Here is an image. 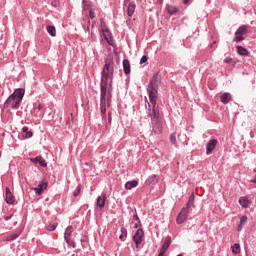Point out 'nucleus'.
I'll return each instance as SVG.
<instances>
[{
  "mask_svg": "<svg viewBox=\"0 0 256 256\" xmlns=\"http://www.w3.org/2000/svg\"><path fill=\"white\" fill-rule=\"evenodd\" d=\"M158 256H165V252L163 250H160Z\"/></svg>",
  "mask_w": 256,
  "mask_h": 256,
  "instance_id": "de8ad7c7",
  "label": "nucleus"
},
{
  "mask_svg": "<svg viewBox=\"0 0 256 256\" xmlns=\"http://www.w3.org/2000/svg\"><path fill=\"white\" fill-rule=\"evenodd\" d=\"M143 235H145L143 229L139 228L132 237L133 242L135 243L137 248L139 247L140 243H143Z\"/></svg>",
  "mask_w": 256,
  "mask_h": 256,
  "instance_id": "6e6552de",
  "label": "nucleus"
},
{
  "mask_svg": "<svg viewBox=\"0 0 256 256\" xmlns=\"http://www.w3.org/2000/svg\"><path fill=\"white\" fill-rule=\"evenodd\" d=\"M137 185H139V181L131 180L125 183V189H127L128 191H131V189H135Z\"/></svg>",
  "mask_w": 256,
  "mask_h": 256,
  "instance_id": "f3484780",
  "label": "nucleus"
},
{
  "mask_svg": "<svg viewBox=\"0 0 256 256\" xmlns=\"http://www.w3.org/2000/svg\"><path fill=\"white\" fill-rule=\"evenodd\" d=\"M89 17L90 19H95V12H93V10L89 11Z\"/></svg>",
  "mask_w": 256,
  "mask_h": 256,
  "instance_id": "a19ab883",
  "label": "nucleus"
},
{
  "mask_svg": "<svg viewBox=\"0 0 256 256\" xmlns=\"http://www.w3.org/2000/svg\"><path fill=\"white\" fill-rule=\"evenodd\" d=\"M41 109H43V104H42V103H39L38 106H37V110H38V111H41Z\"/></svg>",
  "mask_w": 256,
  "mask_h": 256,
  "instance_id": "79ce46f5",
  "label": "nucleus"
},
{
  "mask_svg": "<svg viewBox=\"0 0 256 256\" xmlns=\"http://www.w3.org/2000/svg\"><path fill=\"white\" fill-rule=\"evenodd\" d=\"M179 7L173 6V5H168L167 6V13L168 15H175V13H178Z\"/></svg>",
  "mask_w": 256,
  "mask_h": 256,
  "instance_id": "393cba45",
  "label": "nucleus"
},
{
  "mask_svg": "<svg viewBox=\"0 0 256 256\" xmlns=\"http://www.w3.org/2000/svg\"><path fill=\"white\" fill-rule=\"evenodd\" d=\"M12 218H13V215L6 216V217H5V221H10V219H12Z\"/></svg>",
  "mask_w": 256,
  "mask_h": 256,
  "instance_id": "a18cd8bd",
  "label": "nucleus"
},
{
  "mask_svg": "<svg viewBox=\"0 0 256 256\" xmlns=\"http://www.w3.org/2000/svg\"><path fill=\"white\" fill-rule=\"evenodd\" d=\"M187 217H189V211L186 208H182L176 218L177 225H183L187 221Z\"/></svg>",
  "mask_w": 256,
  "mask_h": 256,
  "instance_id": "0eeeda50",
  "label": "nucleus"
},
{
  "mask_svg": "<svg viewBox=\"0 0 256 256\" xmlns=\"http://www.w3.org/2000/svg\"><path fill=\"white\" fill-rule=\"evenodd\" d=\"M133 221H138V223L141 225V219L139 218V215H137V210L134 211Z\"/></svg>",
  "mask_w": 256,
  "mask_h": 256,
  "instance_id": "72a5a7b5",
  "label": "nucleus"
},
{
  "mask_svg": "<svg viewBox=\"0 0 256 256\" xmlns=\"http://www.w3.org/2000/svg\"><path fill=\"white\" fill-rule=\"evenodd\" d=\"M215 147H217V140L215 139L210 140L206 145V155H211Z\"/></svg>",
  "mask_w": 256,
  "mask_h": 256,
  "instance_id": "9b49d317",
  "label": "nucleus"
},
{
  "mask_svg": "<svg viewBox=\"0 0 256 256\" xmlns=\"http://www.w3.org/2000/svg\"><path fill=\"white\" fill-rule=\"evenodd\" d=\"M170 245H171V236H167L160 251H164V253H166V251H167V249H169Z\"/></svg>",
  "mask_w": 256,
  "mask_h": 256,
  "instance_id": "5701e85b",
  "label": "nucleus"
},
{
  "mask_svg": "<svg viewBox=\"0 0 256 256\" xmlns=\"http://www.w3.org/2000/svg\"><path fill=\"white\" fill-rule=\"evenodd\" d=\"M57 225H58V223L56 221H51L47 225V231H55L57 229Z\"/></svg>",
  "mask_w": 256,
  "mask_h": 256,
  "instance_id": "cd10ccee",
  "label": "nucleus"
},
{
  "mask_svg": "<svg viewBox=\"0 0 256 256\" xmlns=\"http://www.w3.org/2000/svg\"><path fill=\"white\" fill-rule=\"evenodd\" d=\"M159 181V177L157 175H151L147 180H146V185H157Z\"/></svg>",
  "mask_w": 256,
  "mask_h": 256,
  "instance_id": "aec40b11",
  "label": "nucleus"
},
{
  "mask_svg": "<svg viewBox=\"0 0 256 256\" xmlns=\"http://www.w3.org/2000/svg\"><path fill=\"white\" fill-rule=\"evenodd\" d=\"M250 203H251V200H249V198H247V197L239 198V204L241 205V207H243V209H247V207H249Z\"/></svg>",
  "mask_w": 256,
  "mask_h": 256,
  "instance_id": "412c9836",
  "label": "nucleus"
},
{
  "mask_svg": "<svg viewBox=\"0 0 256 256\" xmlns=\"http://www.w3.org/2000/svg\"><path fill=\"white\" fill-rule=\"evenodd\" d=\"M123 70L125 75H129V73H131V63L128 59L123 60Z\"/></svg>",
  "mask_w": 256,
  "mask_h": 256,
  "instance_id": "a211bd4d",
  "label": "nucleus"
},
{
  "mask_svg": "<svg viewBox=\"0 0 256 256\" xmlns=\"http://www.w3.org/2000/svg\"><path fill=\"white\" fill-rule=\"evenodd\" d=\"M195 202H187L186 206L183 207L182 209H186V211H189V209H191V207H193Z\"/></svg>",
  "mask_w": 256,
  "mask_h": 256,
  "instance_id": "f704fd0d",
  "label": "nucleus"
},
{
  "mask_svg": "<svg viewBox=\"0 0 256 256\" xmlns=\"http://www.w3.org/2000/svg\"><path fill=\"white\" fill-rule=\"evenodd\" d=\"M22 132H23V136L26 139H31V137H33V132L29 131V127H27V126H24L22 128Z\"/></svg>",
  "mask_w": 256,
  "mask_h": 256,
  "instance_id": "a878e982",
  "label": "nucleus"
},
{
  "mask_svg": "<svg viewBox=\"0 0 256 256\" xmlns=\"http://www.w3.org/2000/svg\"><path fill=\"white\" fill-rule=\"evenodd\" d=\"M112 118H111V112H108V123H111Z\"/></svg>",
  "mask_w": 256,
  "mask_h": 256,
  "instance_id": "c03bdc74",
  "label": "nucleus"
},
{
  "mask_svg": "<svg viewBox=\"0 0 256 256\" xmlns=\"http://www.w3.org/2000/svg\"><path fill=\"white\" fill-rule=\"evenodd\" d=\"M237 53L238 55H241L242 57H249V50H247L243 46H237Z\"/></svg>",
  "mask_w": 256,
  "mask_h": 256,
  "instance_id": "6ab92c4d",
  "label": "nucleus"
},
{
  "mask_svg": "<svg viewBox=\"0 0 256 256\" xmlns=\"http://www.w3.org/2000/svg\"><path fill=\"white\" fill-rule=\"evenodd\" d=\"M147 56L146 55H143L142 58L140 59V65H143V63H147Z\"/></svg>",
  "mask_w": 256,
  "mask_h": 256,
  "instance_id": "c9c22d12",
  "label": "nucleus"
},
{
  "mask_svg": "<svg viewBox=\"0 0 256 256\" xmlns=\"http://www.w3.org/2000/svg\"><path fill=\"white\" fill-rule=\"evenodd\" d=\"M189 1H191V0H184V1H183L184 5L189 4Z\"/></svg>",
  "mask_w": 256,
  "mask_h": 256,
  "instance_id": "09e8293b",
  "label": "nucleus"
},
{
  "mask_svg": "<svg viewBox=\"0 0 256 256\" xmlns=\"http://www.w3.org/2000/svg\"><path fill=\"white\" fill-rule=\"evenodd\" d=\"M47 187H49V183L42 181V182H40L38 187L33 188V191H35L36 195H42L43 191H45V189H47Z\"/></svg>",
  "mask_w": 256,
  "mask_h": 256,
  "instance_id": "9d476101",
  "label": "nucleus"
},
{
  "mask_svg": "<svg viewBox=\"0 0 256 256\" xmlns=\"http://www.w3.org/2000/svg\"><path fill=\"white\" fill-rule=\"evenodd\" d=\"M135 9H137V5L135 2H129L127 5V15L128 17H133L135 13Z\"/></svg>",
  "mask_w": 256,
  "mask_h": 256,
  "instance_id": "4468645a",
  "label": "nucleus"
},
{
  "mask_svg": "<svg viewBox=\"0 0 256 256\" xmlns=\"http://www.w3.org/2000/svg\"><path fill=\"white\" fill-rule=\"evenodd\" d=\"M170 143H172L174 147H179V145H177V135L175 133L170 135Z\"/></svg>",
  "mask_w": 256,
  "mask_h": 256,
  "instance_id": "2f4dec72",
  "label": "nucleus"
},
{
  "mask_svg": "<svg viewBox=\"0 0 256 256\" xmlns=\"http://www.w3.org/2000/svg\"><path fill=\"white\" fill-rule=\"evenodd\" d=\"M21 235V231H18L17 233L10 234L7 238L6 241H15Z\"/></svg>",
  "mask_w": 256,
  "mask_h": 256,
  "instance_id": "7c9ffc66",
  "label": "nucleus"
},
{
  "mask_svg": "<svg viewBox=\"0 0 256 256\" xmlns=\"http://www.w3.org/2000/svg\"><path fill=\"white\" fill-rule=\"evenodd\" d=\"M113 60H107L101 73L100 113L102 121L107 120V107H111L113 97Z\"/></svg>",
  "mask_w": 256,
  "mask_h": 256,
  "instance_id": "f257e3e1",
  "label": "nucleus"
},
{
  "mask_svg": "<svg viewBox=\"0 0 256 256\" xmlns=\"http://www.w3.org/2000/svg\"><path fill=\"white\" fill-rule=\"evenodd\" d=\"M30 161L35 165L39 163L40 167H47V162L45 161V158H43L42 156H36L35 158H31Z\"/></svg>",
  "mask_w": 256,
  "mask_h": 256,
  "instance_id": "f8f14e48",
  "label": "nucleus"
},
{
  "mask_svg": "<svg viewBox=\"0 0 256 256\" xmlns=\"http://www.w3.org/2000/svg\"><path fill=\"white\" fill-rule=\"evenodd\" d=\"M51 5H52V7H59V1L54 0V1H52Z\"/></svg>",
  "mask_w": 256,
  "mask_h": 256,
  "instance_id": "ea45409f",
  "label": "nucleus"
},
{
  "mask_svg": "<svg viewBox=\"0 0 256 256\" xmlns=\"http://www.w3.org/2000/svg\"><path fill=\"white\" fill-rule=\"evenodd\" d=\"M139 227H141V222L134 224V229H139Z\"/></svg>",
  "mask_w": 256,
  "mask_h": 256,
  "instance_id": "37998d69",
  "label": "nucleus"
},
{
  "mask_svg": "<svg viewBox=\"0 0 256 256\" xmlns=\"http://www.w3.org/2000/svg\"><path fill=\"white\" fill-rule=\"evenodd\" d=\"M232 253H234V255H239V253H241V245L238 243L234 244L232 246Z\"/></svg>",
  "mask_w": 256,
  "mask_h": 256,
  "instance_id": "c85d7f7f",
  "label": "nucleus"
},
{
  "mask_svg": "<svg viewBox=\"0 0 256 256\" xmlns=\"http://www.w3.org/2000/svg\"><path fill=\"white\" fill-rule=\"evenodd\" d=\"M126 238H127V237H125L123 234H121V235L119 236V239H120L121 241H124Z\"/></svg>",
  "mask_w": 256,
  "mask_h": 256,
  "instance_id": "49530a36",
  "label": "nucleus"
},
{
  "mask_svg": "<svg viewBox=\"0 0 256 256\" xmlns=\"http://www.w3.org/2000/svg\"><path fill=\"white\" fill-rule=\"evenodd\" d=\"M145 101H146V103H147V97H145Z\"/></svg>",
  "mask_w": 256,
  "mask_h": 256,
  "instance_id": "603ef678",
  "label": "nucleus"
},
{
  "mask_svg": "<svg viewBox=\"0 0 256 256\" xmlns=\"http://www.w3.org/2000/svg\"><path fill=\"white\" fill-rule=\"evenodd\" d=\"M11 109H19V105H21V100L17 98H11V102L9 103Z\"/></svg>",
  "mask_w": 256,
  "mask_h": 256,
  "instance_id": "4be33fe9",
  "label": "nucleus"
},
{
  "mask_svg": "<svg viewBox=\"0 0 256 256\" xmlns=\"http://www.w3.org/2000/svg\"><path fill=\"white\" fill-rule=\"evenodd\" d=\"M224 63H233V58H231V57H226V58L224 59Z\"/></svg>",
  "mask_w": 256,
  "mask_h": 256,
  "instance_id": "58836bf2",
  "label": "nucleus"
},
{
  "mask_svg": "<svg viewBox=\"0 0 256 256\" xmlns=\"http://www.w3.org/2000/svg\"><path fill=\"white\" fill-rule=\"evenodd\" d=\"M188 201H189V202H192V203H195V194H194V193H192V194L190 195Z\"/></svg>",
  "mask_w": 256,
  "mask_h": 256,
  "instance_id": "4c0bfd02",
  "label": "nucleus"
},
{
  "mask_svg": "<svg viewBox=\"0 0 256 256\" xmlns=\"http://www.w3.org/2000/svg\"><path fill=\"white\" fill-rule=\"evenodd\" d=\"M131 0H124V5H127V3H131Z\"/></svg>",
  "mask_w": 256,
  "mask_h": 256,
  "instance_id": "8fccbe9b",
  "label": "nucleus"
},
{
  "mask_svg": "<svg viewBox=\"0 0 256 256\" xmlns=\"http://www.w3.org/2000/svg\"><path fill=\"white\" fill-rule=\"evenodd\" d=\"M254 172L256 173V168L254 169Z\"/></svg>",
  "mask_w": 256,
  "mask_h": 256,
  "instance_id": "864d4df0",
  "label": "nucleus"
},
{
  "mask_svg": "<svg viewBox=\"0 0 256 256\" xmlns=\"http://www.w3.org/2000/svg\"><path fill=\"white\" fill-rule=\"evenodd\" d=\"M37 116H38V117H43V114H41V113H40V114L36 113V114H35V117H37Z\"/></svg>",
  "mask_w": 256,
  "mask_h": 256,
  "instance_id": "3c124183",
  "label": "nucleus"
},
{
  "mask_svg": "<svg viewBox=\"0 0 256 256\" xmlns=\"http://www.w3.org/2000/svg\"><path fill=\"white\" fill-rule=\"evenodd\" d=\"M23 97H25V89L18 88L11 94L8 99L4 103V107H9V103H11V99H18L19 101H23Z\"/></svg>",
  "mask_w": 256,
  "mask_h": 256,
  "instance_id": "20e7f679",
  "label": "nucleus"
},
{
  "mask_svg": "<svg viewBox=\"0 0 256 256\" xmlns=\"http://www.w3.org/2000/svg\"><path fill=\"white\" fill-rule=\"evenodd\" d=\"M121 235H123L124 237H127V228H125V227H122L121 228Z\"/></svg>",
  "mask_w": 256,
  "mask_h": 256,
  "instance_id": "e433bc0d",
  "label": "nucleus"
},
{
  "mask_svg": "<svg viewBox=\"0 0 256 256\" xmlns=\"http://www.w3.org/2000/svg\"><path fill=\"white\" fill-rule=\"evenodd\" d=\"M72 247H75V244H73Z\"/></svg>",
  "mask_w": 256,
  "mask_h": 256,
  "instance_id": "5fc2aeb1",
  "label": "nucleus"
},
{
  "mask_svg": "<svg viewBox=\"0 0 256 256\" xmlns=\"http://www.w3.org/2000/svg\"><path fill=\"white\" fill-rule=\"evenodd\" d=\"M102 33L105 41L108 43V45H110V47H117L115 39H113V33H111V30H109V28L102 29Z\"/></svg>",
  "mask_w": 256,
  "mask_h": 256,
  "instance_id": "423d86ee",
  "label": "nucleus"
},
{
  "mask_svg": "<svg viewBox=\"0 0 256 256\" xmlns=\"http://www.w3.org/2000/svg\"><path fill=\"white\" fill-rule=\"evenodd\" d=\"M71 233H73V227L68 226L64 233V239L67 244H69V242L71 241Z\"/></svg>",
  "mask_w": 256,
  "mask_h": 256,
  "instance_id": "dca6fc26",
  "label": "nucleus"
},
{
  "mask_svg": "<svg viewBox=\"0 0 256 256\" xmlns=\"http://www.w3.org/2000/svg\"><path fill=\"white\" fill-rule=\"evenodd\" d=\"M82 6L84 11H93V4L87 0H82Z\"/></svg>",
  "mask_w": 256,
  "mask_h": 256,
  "instance_id": "b1692460",
  "label": "nucleus"
},
{
  "mask_svg": "<svg viewBox=\"0 0 256 256\" xmlns=\"http://www.w3.org/2000/svg\"><path fill=\"white\" fill-rule=\"evenodd\" d=\"M145 107L148 117L151 118L154 135H161V133H163V124L161 123V120H159V106H157V104L151 105V103H148Z\"/></svg>",
  "mask_w": 256,
  "mask_h": 256,
  "instance_id": "f03ea898",
  "label": "nucleus"
},
{
  "mask_svg": "<svg viewBox=\"0 0 256 256\" xmlns=\"http://www.w3.org/2000/svg\"><path fill=\"white\" fill-rule=\"evenodd\" d=\"M247 223V216H242L240 218V224L238 225L237 231H243V226Z\"/></svg>",
  "mask_w": 256,
  "mask_h": 256,
  "instance_id": "bb28decb",
  "label": "nucleus"
},
{
  "mask_svg": "<svg viewBox=\"0 0 256 256\" xmlns=\"http://www.w3.org/2000/svg\"><path fill=\"white\" fill-rule=\"evenodd\" d=\"M232 99L231 93L229 92H225L220 96V101L221 103H223L224 105H227V103H229Z\"/></svg>",
  "mask_w": 256,
  "mask_h": 256,
  "instance_id": "2eb2a0df",
  "label": "nucleus"
},
{
  "mask_svg": "<svg viewBox=\"0 0 256 256\" xmlns=\"http://www.w3.org/2000/svg\"><path fill=\"white\" fill-rule=\"evenodd\" d=\"M249 33V30H247V25L240 26L236 32L234 37L235 43H241V41H245V37L243 35H247Z\"/></svg>",
  "mask_w": 256,
  "mask_h": 256,
  "instance_id": "39448f33",
  "label": "nucleus"
},
{
  "mask_svg": "<svg viewBox=\"0 0 256 256\" xmlns=\"http://www.w3.org/2000/svg\"><path fill=\"white\" fill-rule=\"evenodd\" d=\"M105 201H107V196L105 194L98 196L96 200L97 207H99V209H103L105 207Z\"/></svg>",
  "mask_w": 256,
  "mask_h": 256,
  "instance_id": "ddd939ff",
  "label": "nucleus"
},
{
  "mask_svg": "<svg viewBox=\"0 0 256 256\" xmlns=\"http://www.w3.org/2000/svg\"><path fill=\"white\" fill-rule=\"evenodd\" d=\"M161 85V76L159 74H154L150 79V82L147 86V93L149 97V101L146 105H157V89Z\"/></svg>",
  "mask_w": 256,
  "mask_h": 256,
  "instance_id": "7ed1b4c3",
  "label": "nucleus"
},
{
  "mask_svg": "<svg viewBox=\"0 0 256 256\" xmlns=\"http://www.w3.org/2000/svg\"><path fill=\"white\" fill-rule=\"evenodd\" d=\"M79 193H81V184H79L73 192L74 197H78Z\"/></svg>",
  "mask_w": 256,
  "mask_h": 256,
  "instance_id": "473e14b6",
  "label": "nucleus"
},
{
  "mask_svg": "<svg viewBox=\"0 0 256 256\" xmlns=\"http://www.w3.org/2000/svg\"><path fill=\"white\" fill-rule=\"evenodd\" d=\"M5 201L8 205H13V203H15V196L11 193L9 187L5 188Z\"/></svg>",
  "mask_w": 256,
  "mask_h": 256,
  "instance_id": "1a4fd4ad",
  "label": "nucleus"
},
{
  "mask_svg": "<svg viewBox=\"0 0 256 256\" xmlns=\"http://www.w3.org/2000/svg\"><path fill=\"white\" fill-rule=\"evenodd\" d=\"M47 33H49L51 37H55V35H57V30L55 29V26H47Z\"/></svg>",
  "mask_w": 256,
  "mask_h": 256,
  "instance_id": "c756f323",
  "label": "nucleus"
},
{
  "mask_svg": "<svg viewBox=\"0 0 256 256\" xmlns=\"http://www.w3.org/2000/svg\"><path fill=\"white\" fill-rule=\"evenodd\" d=\"M0 157H1V152H0Z\"/></svg>",
  "mask_w": 256,
  "mask_h": 256,
  "instance_id": "6e6d98bb",
  "label": "nucleus"
}]
</instances>
